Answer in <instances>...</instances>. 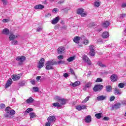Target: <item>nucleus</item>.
<instances>
[{"mask_svg":"<svg viewBox=\"0 0 126 126\" xmlns=\"http://www.w3.org/2000/svg\"><path fill=\"white\" fill-rule=\"evenodd\" d=\"M5 113L4 114V117L5 118H11L10 116H13L15 115V111L14 110H11L10 107L8 106L5 109Z\"/></svg>","mask_w":126,"mask_h":126,"instance_id":"nucleus-1","label":"nucleus"},{"mask_svg":"<svg viewBox=\"0 0 126 126\" xmlns=\"http://www.w3.org/2000/svg\"><path fill=\"white\" fill-rule=\"evenodd\" d=\"M54 64H57V62H54L53 60L47 61L45 64L46 69L50 70V69H54Z\"/></svg>","mask_w":126,"mask_h":126,"instance_id":"nucleus-2","label":"nucleus"},{"mask_svg":"<svg viewBox=\"0 0 126 126\" xmlns=\"http://www.w3.org/2000/svg\"><path fill=\"white\" fill-rule=\"evenodd\" d=\"M77 14H80L82 17H85L87 15V13L84 11V9L83 8H80L77 10Z\"/></svg>","mask_w":126,"mask_h":126,"instance_id":"nucleus-3","label":"nucleus"},{"mask_svg":"<svg viewBox=\"0 0 126 126\" xmlns=\"http://www.w3.org/2000/svg\"><path fill=\"white\" fill-rule=\"evenodd\" d=\"M89 50H90V55L92 56V57H94L95 56V47L94 45H90L89 46Z\"/></svg>","mask_w":126,"mask_h":126,"instance_id":"nucleus-4","label":"nucleus"},{"mask_svg":"<svg viewBox=\"0 0 126 126\" xmlns=\"http://www.w3.org/2000/svg\"><path fill=\"white\" fill-rule=\"evenodd\" d=\"M55 100L58 101V102H59V103H60V104H61V105H65V104L66 103L65 99H64V98H63L60 96H56Z\"/></svg>","mask_w":126,"mask_h":126,"instance_id":"nucleus-5","label":"nucleus"},{"mask_svg":"<svg viewBox=\"0 0 126 126\" xmlns=\"http://www.w3.org/2000/svg\"><path fill=\"white\" fill-rule=\"evenodd\" d=\"M83 61L84 63H86L87 64H89V65H91L92 64V63H91V61H90V59H89V58L87 57L86 55H84L83 57Z\"/></svg>","mask_w":126,"mask_h":126,"instance_id":"nucleus-6","label":"nucleus"},{"mask_svg":"<svg viewBox=\"0 0 126 126\" xmlns=\"http://www.w3.org/2000/svg\"><path fill=\"white\" fill-rule=\"evenodd\" d=\"M103 85H96L93 89V91L94 92H97L98 91H101L103 89Z\"/></svg>","mask_w":126,"mask_h":126,"instance_id":"nucleus-7","label":"nucleus"},{"mask_svg":"<svg viewBox=\"0 0 126 126\" xmlns=\"http://www.w3.org/2000/svg\"><path fill=\"white\" fill-rule=\"evenodd\" d=\"M56 120H57V117L56 116H50L47 119L48 122L51 123V124L55 123Z\"/></svg>","mask_w":126,"mask_h":126,"instance_id":"nucleus-8","label":"nucleus"},{"mask_svg":"<svg viewBox=\"0 0 126 126\" xmlns=\"http://www.w3.org/2000/svg\"><path fill=\"white\" fill-rule=\"evenodd\" d=\"M45 63V59L41 58L40 61L39 62L37 67L38 68H42L43 66H44V64Z\"/></svg>","mask_w":126,"mask_h":126,"instance_id":"nucleus-9","label":"nucleus"},{"mask_svg":"<svg viewBox=\"0 0 126 126\" xmlns=\"http://www.w3.org/2000/svg\"><path fill=\"white\" fill-rule=\"evenodd\" d=\"M58 54L59 55H62L65 52V48L63 46H61L58 49Z\"/></svg>","mask_w":126,"mask_h":126,"instance_id":"nucleus-10","label":"nucleus"},{"mask_svg":"<svg viewBox=\"0 0 126 126\" xmlns=\"http://www.w3.org/2000/svg\"><path fill=\"white\" fill-rule=\"evenodd\" d=\"M20 77H21V74H19L18 75L14 74L12 76V78L14 81H15L16 80H19L20 79Z\"/></svg>","mask_w":126,"mask_h":126,"instance_id":"nucleus-11","label":"nucleus"},{"mask_svg":"<svg viewBox=\"0 0 126 126\" xmlns=\"http://www.w3.org/2000/svg\"><path fill=\"white\" fill-rule=\"evenodd\" d=\"M26 59V58L25 57V56H18L16 58V61H17L18 62H19L22 63H23V62L25 61Z\"/></svg>","mask_w":126,"mask_h":126,"instance_id":"nucleus-12","label":"nucleus"},{"mask_svg":"<svg viewBox=\"0 0 126 126\" xmlns=\"http://www.w3.org/2000/svg\"><path fill=\"white\" fill-rule=\"evenodd\" d=\"M118 78H119V77H118V75L116 74H113L110 77L111 80L112 82H115V81H117L118 80Z\"/></svg>","mask_w":126,"mask_h":126,"instance_id":"nucleus-13","label":"nucleus"},{"mask_svg":"<svg viewBox=\"0 0 126 126\" xmlns=\"http://www.w3.org/2000/svg\"><path fill=\"white\" fill-rule=\"evenodd\" d=\"M102 37L104 39H107V38L110 37V33H109V32H104L102 34Z\"/></svg>","mask_w":126,"mask_h":126,"instance_id":"nucleus-14","label":"nucleus"},{"mask_svg":"<svg viewBox=\"0 0 126 126\" xmlns=\"http://www.w3.org/2000/svg\"><path fill=\"white\" fill-rule=\"evenodd\" d=\"M76 109L78 110V111H81V110H85L86 109V105H77L76 107Z\"/></svg>","mask_w":126,"mask_h":126,"instance_id":"nucleus-15","label":"nucleus"},{"mask_svg":"<svg viewBox=\"0 0 126 126\" xmlns=\"http://www.w3.org/2000/svg\"><path fill=\"white\" fill-rule=\"evenodd\" d=\"M59 21H60V17H56V18H54L52 22L51 23L52 24H57V23H58V22H59Z\"/></svg>","mask_w":126,"mask_h":126,"instance_id":"nucleus-16","label":"nucleus"},{"mask_svg":"<svg viewBox=\"0 0 126 126\" xmlns=\"http://www.w3.org/2000/svg\"><path fill=\"white\" fill-rule=\"evenodd\" d=\"M16 38H17V35H15L12 33H10L9 35V39L10 41H13L14 39H16Z\"/></svg>","mask_w":126,"mask_h":126,"instance_id":"nucleus-17","label":"nucleus"},{"mask_svg":"<svg viewBox=\"0 0 126 126\" xmlns=\"http://www.w3.org/2000/svg\"><path fill=\"white\" fill-rule=\"evenodd\" d=\"M70 85H71L73 87H76V86H79L80 85V82L79 81H77L75 82L74 83H71Z\"/></svg>","mask_w":126,"mask_h":126,"instance_id":"nucleus-18","label":"nucleus"},{"mask_svg":"<svg viewBox=\"0 0 126 126\" xmlns=\"http://www.w3.org/2000/svg\"><path fill=\"white\" fill-rule=\"evenodd\" d=\"M122 93H123V92L119 89L116 88L114 90V94H115V95H122Z\"/></svg>","mask_w":126,"mask_h":126,"instance_id":"nucleus-19","label":"nucleus"},{"mask_svg":"<svg viewBox=\"0 0 126 126\" xmlns=\"http://www.w3.org/2000/svg\"><path fill=\"white\" fill-rule=\"evenodd\" d=\"M107 98V96L105 95H99L96 97V100L98 101H103V100H105Z\"/></svg>","mask_w":126,"mask_h":126,"instance_id":"nucleus-20","label":"nucleus"},{"mask_svg":"<svg viewBox=\"0 0 126 126\" xmlns=\"http://www.w3.org/2000/svg\"><path fill=\"white\" fill-rule=\"evenodd\" d=\"M12 84V79H9L5 85V88H7L8 87H9V86H10V85H11Z\"/></svg>","mask_w":126,"mask_h":126,"instance_id":"nucleus-21","label":"nucleus"},{"mask_svg":"<svg viewBox=\"0 0 126 126\" xmlns=\"http://www.w3.org/2000/svg\"><path fill=\"white\" fill-rule=\"evenodd\" d=\"M2 33H3L4 35H8V34H9V30H8L7 28L3 29Z\"/></svg>","mask_w":126,"mask_h":126,"instance_id":"nucleus-22","label":"nucleus"},{"mask_svg":"<svg viewBox=\"0 0 126 126\" xmlns=\"http://www.w3.org/2000/svg\"><path fill=\"white\" fill-rule=\"evenodd\" d=\"M44 7L45 6H44V5L42 4L36 5L34 6L35 9H43V8H44Z\"/></svg>","mask_w":126,"mask_h":126,"instance_id":"nucleus-23","label":"nucleus"},{"mask_svg":"<svg viewBox=\"0 0 126 126\" xmlns=\"http://www.w3.org/2000/svg\"><path fill=\"white\" fill-rule=\"evenodd\" d=\"M110 26V22L109 21H105L103 23L102 26L104 28H107Z\"/></svg>","mask_w":126,"mask_h":126,"instance_id":"nucleus-24","label":"nucleus"},{"mask_svg":"<svg viewBox=\"0 0 126 126\" xmlns=\"http://www.w3.org/2000/svg\"><path fill=\"white\" fill-rule=\"evenodd\" d=\"M26 102L27 104H32V103H33V102H34V99H33V98L31 97L28 99H27L26 100Z\"/></svg>","mask_w":126,"mask_h":126,"instance_id":"nucleus-25","label":"nucleus"},{"mask_svg":"<svg viewBox=\"0 0 126 126\" xmlns=\"http://www.w3.org/2000/svg\"><path fill=\"white\" fill-rule=\"evenodd\" d=\"M85 122L86 123H90L91 122V116H88L85 118Z\"/></svg>","mask_w":126,"mask_h":126,"instance_id":"nucleus-26","label":"nucleus"},{"mask_svg":"<svg viewBox=\"0 0 126 126\" xmlns=\"http://www.w3.org/2000/svg\"><path fill=\"white\" fill-rule=\"evenodd\" d=\"M73 41L74 42H75V43L78 44L79 43V41H80V37L79 36L74 37L73 39Z\"/></svg>","mask_w":126,"mask_h":126,"instance_id":"nucleus-27","label":"nucleus"},{"mask_svg":"<svg viewBox=\"0 0 126 126\" xmlns=\"http://www.w3.org/2000/svg\"><path fill=\"white\" fill-rule=\"evenodd\" d=\"M97 63L98 65H99V66H100L101 67H106L107 66V65H106V64H103V63L101 61L97 62Z\"/></svg>","mask_w":126,"mask_h":126,"instance_id":"nucleus-28","label":"nucleus"},{"mask_svg":"<svg viewBox=\"0 0 126 126\" xmlns=\"http://www.w3.org/2000/svg\"><path fill=\"white\" fill-rule=\"evenodd\" d=\"M62 104H60L59 102H55L53 104V106L54 107H57V108H61L62 107Z\"/></svg>","mask_w":126,"mask_h":126,"instance_id":"nucleus-29","label":"nucleus"},{"mask_svg":"<svg viewBox=\"0 0 126 126\" xmlns=\"http://www.w3.org/2000/svg\"><path fill=\"white\" fill-rule=\"evenodd\" d=\"M121 104L119 103H116V104H115L113 106L114 109H120V108H121Z\"/></svg>","mask_w":126,"mask_h":126,"instance_id":"nucleus-30","label":"nucleus"},{"mask_svg":"<svg viewBox=\"0 0 126 126\" xmlns=\"http://www.w3.org/2000/svg\"><path fill=\"white\" fill-rule=\"evenodd\" d=\"M30 116L31 119H34V118H36V114L34 112H32L30 113Z\"/></svg>","mask_w":126,"mask_h":126,"instance_id":"nucleus-31","label":"nucleus"},{"mask_svg":"<svg viewBox=\"0 0 126 126\" xmlns=\"http://www.w3.org/2000/svg\"><path fill=\"white\" fill-rule=\"evenodd\" d=\"M75 59V57L74 56L70 57L67 59V61L69 63H70V62H72L73 61H74Z\"/></svg>","mask_w":126,"mask_h":126,"instance_id":"nucleus-32","label":"nucleus"},{"mask_svg":"<svg viewBox=\"0 0 126 126\" xmlns=\"http://www.w3.org/2000/svg\"><path fill=\"white\" fill-rule=\"evenodd\" d=\"M95 117H96L97 119H100V118L102 117V113L95 114Z\"/></svg>","mask_w":126,"mask_h":126,"instance_id":"nucleus-33","label":"nucleus"},{"mask_svg":"<svg viewBox=\"0 0 126 126\" xmlns=\"http://www.w3.org/2000/svg\"><path fill=\"white\" fill-rule=\"evenodd\" d=\"M100 4H101V2L100 1H96L94 2V5L95 6H96V7H99Z\"/></svg>","mask_w":126,"mask_h":126,"instance_id":"nucleus-34","label":"nucleus"},{"mask_svg":"<svg viewBox=\"0 0 126 126\" xmlns=\"http://www.w3.org/2000/svg\"><path fill=\"white\" fill-rule=\"evenodd\" d=\"M106 91L107 92H111V91H112V86H106Z\"/></svg>","mask_w":126,"mask_h":126,"instance_id":"nucleus-35","label":"nucleus"},{"mask_svg":"<svg viewBox=\"0 0 126 126\" xmlns=\"http://www.w3.org/2000/svg\"><path fill=\"white\" fill-rule=\"evenodd\" d=\"M65 64V61H63L62 60H60L59 61H58V62H57V64Z\"/></svg>","mask_w":126,"mask_h":126,"instance_id":"nucleus-36","label":"nucleus"},{"mask_svg":"<svg viewBox=\"0 0 126 126\" xmlns=\"http://www.w3.org/2000/svg\"><path fill=\"white\" fill-rule=\"evenodd\" d=\"M32 111H33V108H28L25 111V114H26L27 113L29 114V113H31V112H32Z\"/></svg>","mask_w":126,"mask_h":126,"instance_id":"nucleus-37","label":"nucleus"},{"mask_svg":"<svg viewBox=\"0 0 126 126\" xmlns=\"http://www.w3.org/2000/svg\"><path fill=\"white\" fill-rule=\"evenodd\" d=\"M34 92H39V88L38 87H33L32 88Z\"/></svg>","mask_w":126,"mask_h":126,"instance_id":"nucleus-38","label":"nucleus"},{"mask_svg":"<svg viewBox=\"0 0 126 126\" xmlns=\"http://www.w3.org/2000/svg\"><path fill=\"white\" fill-rule=\"evenodd\" d=\"M118 87H119L120 88H124L125 87V84L123 83L119 84Z\"/></svg>","mask_w":126,"mask_h":126,"instance_id":"nucleus-39","label":"nucleus"},{"mask_svg":"<svg viewBox=\"0 0 126 126\" xmlns=\"http://www.w3.org/2000/svg\"><path fill=\"white\" fill-rule=\"evenodd\" d=\"M89 98H90V96H88L85 99L83 100L82 103H86V102H87V101L89 100Z\"/></svg>","mask_w":126,"mask_h":126,"instance_id":"nucleus-40","label":"nucleus"},{"mask_svg":"<svg viewBox=\"0 0 126 126\" xmlns=\"http://www.w3.org/2000/svg\"><path fill=\"white\" fill-rule=\"evenodd\" d=\"M19 86H24V85H25V82L24 81L22 82H20L19 83Z\"/></svg>","mask_w":126,"mask_h":126,"instance_id":"nucleus-41","label":"nucleus"},{"mask_svg":"<svg viewBox=\"0 0 126 126\" xmlns=\"http://www.w3.org/2000/svg\"><path fill=\"white\" fill-rule=\"evenodd\" d=\"M43 31V27H39L36 29L37 32H41V31Z\"/></svg>","mask_w":126,"mask_h":126,"instance_id":"nucleus-42","label":"nucleus"},{"mask_svg":"<svg viewBox=\"0 0 126 126\" xmlns=\"http://www.w3.org/2000/svg\"><path fill=\"white\" fill-rule=\"evenodd\" d=\"M91 83H88L85 85L86 88H89V87H91Z\"/></svg>","mask_w":126,"mask_h":126,"instance_id":"nucleus-43","label":"nucleus"},{"mask_svg":"<svg viewBox=\"0 0 126 126\" xmlns=\"http://www.w3.org/2000/svg\"><path fill=\"white\" fill-rule=\"evenodd\" d=\"M4 108H5V104L3 103L0 104V109H4Z\"/></svg>","mask_w":126,"mask_h":126,"instance_id":"nucleus-44","label":"nucleus"},{"mask_svg":"<svg viewBox=\"0 0 126 126\" xmlns=\"http://www.w3.org/2000/svg\"><path fill=\"white\" fill-rule=\"evenodd\" d=\"M103 81V79L101 78H97L95 81V82H102Z\"/></svg>","mask_w":126,"mask_h":126,"instance_id":"nucleus-45","label":"nucleus"},{"mask_svg":"<svg viewBox=\"0 0 126 126\" xmlns=\"http://www.w3.org/2000/svg\"><path fill=\"white\" fill-rule=\"evenodd\" d=\"M69 71V72L71 73V74H74V75H75V74L74 73V70H73V69L70 68Z\"/></svg>","mask_w":126,"mask_h":126,"instance_id":"nucleus-46","label":"nucleus"},{"mask_svg":"<svg viewBox=\"0 0 126 126\" xmlns=\"http://www.w3.org/2000/svg\"><path fill=\"white\" fill-rule=\"evenodd\" d=\"M18 41L16 40H14L12 41L11 44L12 45H17Z\"/></svg>","mask_w":126,"mask_h":126,"instance_id":"nucleus-47","label":"nucleus"},{"mask_svg":"<svg viewBox=\"0 0 126 126\" xmlns=\"http://www.w3.org/2000/svg\"><path fill=\"white\" fill-rule=\"evenodd\" d=\"M8 21H9V19H4L2 20V22H3V23H6L8 22Z\"/></svg>","mask_w":126,"mask_h":126,"instance_id":"nucleus-48","label":"nucleus"},{"mask_svg":"<svg viewBox=\"0 0 126 126\" xmlns=\"http://www.w3.org/2000/svg\"><path fill=\"white\" fill-rule=\"evenodd\" d=\"M83 44H84V45H88V44H89V41L87 39H85L83 42Z\"/></svg>","mask_w":126,"mask_h":126,"instance_id":"nucleus-49","label":"nucleus"},{"mask_svg":"<svg viewBox=\"0 0 126 126\" xmlns=\"http://www.w3.org/2000/svg\"><path fill=\"white\" fill-rule=\"evenodd\" d=\"M88 26L89 27H92V26H95V23H91L88 25Z\"/></svg>","mask_w":126,"mask_h":126,"instance_id":"nucleus-50","label":"nucleus"},{"mask_svg":"<svg viewBox=\"0 0 126 126\" xmlns=\"http://www.w3.org/2000/svg\"><path fill=\"white\" fill-rule=\"evenodd\" d=\"M57 58H58V60H63V56L59 55V56H58Z\"/></svg>","mask_w":126,"mask_h":126,"instance_id":"nucleus-51","label":"nucleus"},{"mask_svg":"<svg viewBox=\"0 0 126 126\" xmlns=\"http://www.w3.org/2000/svg\"><path fill=\"white\" fill-rule=\"evenodd\" d=\"M1 1L3 2V4H7V0H1Z\"/></svg>","mask_w":126,"mask_h":126,"instance_id":"nucleus-52","label":"nucleus"},{"mask_svg":"<svg viewBox=\"0 0 126 126\" xmlns=\"http://www.w3.org/2000/svg\"><path fill=\"white\" fill-rule=\"evenodd\" d=\"M51 15H52V14L51 13H48L45 14V17H47V18L50 17V16H51Z\"/></svg>","mask_w":126,"mask_h":126,"instance_id":"nucleus-53","label":"nucleus"},{"mask_svg":"<svg viewBox=\"0 0 126 126\" xmlns=\"http://www.w3.org/2000/svg\"><path fill=\"white\" fill-rule=\"evenodd\" d=\"M57 11H59V9L57 8H55L52 10V12H57Z\"/></svg>","mask_w":126,"mask_h":126,"instance_id":"nucleus-54","label":"nucleus"},{"mask_svg":"<svg viewBox=\"0 0 126 126\" xmlns=\"http://www.w3.org/2000/svg\"><path fill=\"white\" fill-rule=\"evenodd\" d=\"M114 100H115V97L114 96H112L111 97H110V101L111 102L114 101Z\"/></svg>","mask_w":126,"mask_h":126,"instance_id":"nucleus-55","label":"nucleus"},{"mask_svg":"<svg viewBox=\"0 0 126 126\" xmlns=\"http://www.w3.org/2000/svg\"><path fill=\"white\" fill-rule=\"evenodd\" d=\"M31 83H32V84L33 85H35L36 82L34 80H32L31 81Z\"/></svg>","mask_w":126,"mask_h":126,"instance_id":"nucleus-56","label":"nucleus"},{"mask_svg":"<svg viewBox=\"0 0 126 126\" xmlns=\"http://www.w3.org/2000/svg\"><path fill=\"white\" fill-rule=\"evenodd\" d=\"M53 123H51L49 122H47L45 124V126H51V125H52Z\"/></svg>","mask_w":126,"mask_h":126,"instance_id":"nucleus-57","label":"nucleus"},{"mask_svg":"<svg viewBox=\"0 0 126 126\" xmlns=\"http://www.w3.org/2000/svg\"><path fill=\"white\" fill-rule=\"evenodd\" d=\"M104 121H109L110 118L109 117H104L103 118Z\"/></svg>","mask_w":126,"mask_h":126,"instance_id":"nucleus-58","label":"nucleus"},{"mask_svg":"<svg viewBox=\"0 0 126 126\" xmlns=\"http://www.w3.org/2000/svg\"><path fill=\"white\" fill-rule=\"evenodd\" d=\"M41 76H37L36 77V80H37V81H39V80H40V79H41Z\"/></svg>","mask_w":126,"mask_h":126,"instance_id":"nucleus-59","label":"nucleus"},{"mask_svg":"<svg viewBox=\"0 0 126 126\" xmlns=\"http://www.w3.org/2000/svg\"><path fill=\"white\" fill-rule=\"evenodd\" d=\"M122 7L125 8L126 7V3H123L122 4Z\"/></svg>","mask_w":126,"mask_h":126,"instance_id":"nucleus-60","label":"nucleus"},{"mask_svg":"<svg viewBox=\"0 0 126 126\" xmlns=\"http://www.w3.org/2000/svg\"><path fill=\"white\" fill-rule=\"evenodd\" d=\"M63 76L64 77H68V74H67V73H65L64 74H63Z\"/></svg>","mask_w":126,"mask_h":126,"instance_id":"nucleus-61","label":"nucleus"},{"mask_svg":"<svg viewBox=\"0 0 126 126\" xmlns=\"http://www.w3.org/2000/svg\"><path fill=\"white\" fill-rule=\"evenodd\" d=\"M120 17H121L122 18H124V17H126V14H121Z\"/></svg>","mask_w":126,"mask_h":126,"instance_id":"nucleus-62","label":"nucleus"},{"mask_svg":"<svg viewBox=\"0 0 126 126\" xmlns=\"http://www.w3.org/2000/svg\"><path fill=\"white\" fill-rule=\"evenodd\" d=\"M64 2V1L63 0H60L58 2V3H63Z\"/></svg>","mask_w":126,"mask_h":126,"instance_id":"nucleus-63","label":"nucleus"},{"mask_svg":"<svg viewBox=\"0 0 126 126\" xmlns=\"http://www.w3.org/2000/svg\"><path fill=\"white\" fill-rule=\"evenodd\" d=\"M122 104H123V105H124V106H126V101H123V102H122Z\"/></svg>","mask_w":126,"mask_h":126,"instance_id":"nucleus-64","label":"nucleus"}]
</instances>
